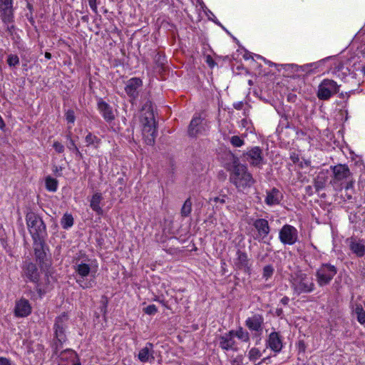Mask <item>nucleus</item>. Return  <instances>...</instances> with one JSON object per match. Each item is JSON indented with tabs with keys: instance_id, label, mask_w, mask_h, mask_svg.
Returning <instances> with one entry per match:
<instances>
[{
	"instance_id": "obj_1",
	"label": "nucleus",
	"mask_w": 365,
	"mask_h": 365,
	"mask_svg": "<svg viewBox=\"0 0 365 365\" xmlns=\"http://www.w3.org/2000/svg\"><path fill=\"white\" fill-rule=\"evenodd\" d=\"M21 276L35 284V289L40 299L51 289L48 270H41L38 264L31 259H26L23 262Z\"/></svg>"
},
{
	"instance_id": "obj_2",
	"label": "nucleus",
	"mask_w": 365,
	"mask_h": 365,
	"mask_svg": "<svg viewBox=\"0 0 365 365\" xmlns=\"http://www.w3.org/2000/svg\"><path fill=\"white\" fill-rule=\"evenodd\" d=\"M97 267L96 260L88 258L86 254H81L76 259L74 265L76 281L81 287L84 289H90L96 284L95 274Z\"/></svg>"
},
{
	"instance_id": "obj_3",
	"label": "nucleus",
	"mask_w": 365,
	"mask_h": 365,
	"mask_svg": "<svg viewBox=\"0 0 365 365\" xmlns=\"http://www.w3.org/2000/svg\"><path fill=\"white\" fill-rule=\"evenodd\" d=\"M26 225L32 240H46V225L42 218L34 212H29L26 215Z\"/></svg>"
},
{
	"instance_id": "obj_4",
	"label": "nucleus",
	"mask_w": 365,
	"mask_h": 365,
	"mask_svg": "<svg viewBox=\"0 0 365 365\" xmlns=\"http://www.w3.org/2000/svg\"><path fill=\"white\" fill-rule=\"evenodd\" d=\"M34 256L41 270H48L51 265V252L46 240L33 241Z\"/></svg>"
},
{
	"instance_id": "obj_5",
	"label": "nucleus",
	"mask_w": 365,
	"mask_h": 365,
	"mask_svg": "<svg viewBox=\"0 0 365 365\" xmlns=\"http://www.w3.org/2000/svg\"><path fill=\"white\" fill-rule=\"evenodd\" d=\"M140 123L142 124V132L145 140L148 145L154 143L156 128L154 114L152 110H148L141 113Z\"/></svg>"
},
{
	"instance_id": "obj_6",
	"label": "nucleus",
	"mask_w": 365,
	"mask_h": 365,
	"mask_svg": "<svg viewBox=\"0 0 365 365\" xmlns=\"http://www.w3.org/2000/svg\"><path fill=\"white\" fill-rule=\"evenodd\" d=\"M292 287L297 295L302 293H310L314 291L315 284L312 278H309L307 274L299 272L292 282Z\"/></svg>"
},
{
	"instance_id": "obj_7",
	"label": "nucleus",
	"mask_w": 365,
	"mask_h": 365,
	"mask_svg": "<svg viewBox=\"0 0 365 365\" xmlns=\"http://www.w3.org/2000/svg\"><path fill=\"white\" fill-rule=\"evenodd\" d=\"M337 273V268L330 263H323L317 270L315 276L319 287H324L330 284Z\"/></svg>"
},
{
	"instance_id": "obj_8",
	"label": "nucleus",
	"mask_w": 365,
	"mask_h": 365,
	"mask_svg": "<svg viewBox=\"0 0 365 365\" xmlns=\"http://www.w3.org/2000/svg\"><path fill=\"white\" fill-rule=\"evenodd\" d=\"M336 82L331 79H324L318 86L317 97L320 100H329L332 96L339 91Z\"/></svg>"
},
{
	"instance_id": "obj_9",
	"label": "nucleus",
	"mask_w": 365,
	"mask_h": 365,
	"mask_svg": "<svg viewBox=\"0 0 365 365\" xmlns=\"http://www.w3.org/2000/svg\"><path fill=\"white\" fill-rule=\"evenodd\" d=\"M68 315L66 312H63L56 317L53 327V336L67 340L66 329H68Z\"/></svg>"
},
{
	"instance_id": "obj_10",
	"label": "nucleus",
	"mask_w": 365,
	"mask_h": 365,
	"mask_svg": "<svg viewBox=\"0 0 365 365\" xmlns=\"http://www.w3.org/2000/svg\"><path fill=\"white\" fill-rule=\"evenodd\" d=\"M279 238L282 244L292 245L298 240V231L294 226L286 224L280 229Z\"/></svg>"
},
{
	"instance_id": "obj_11",
	"label": "nucleus",
	"mask_w": 365,
	"mask_h": 365,
	"mask_svg": "<svg viewBox=\"0 0 365 365\" xmlns=\"http://www.w3.org/2000/svg\"><path fill=\"white\" fill-rule=\"evenodd\" d=\"M234 267L237 270H241L249 276L252 274V263L248 255L240 250L236 252V258L234 259Z\"/></svg>"
},
{
	"instance_id": "obj_12",
	"label": "nucleus",
	"mask_w": 365,
	"mask_h": 365,
	"mask_svg": "<svg viewBox=\"0 0 365 365\" xmlns=\"http://www.w3.org/2000/svg\"><path fill=\"white\" fill-rule=\"evenodd\" d=\"M207 129V120L200 115H195L188 127V135L191 137H196L197 135L205 133Z\"/></svg>"
},
{
	"instance_id": "obj_13",
	"label": "nucleus",
	"mask_w": 365,
	"mask_h": 365,
	"mask_svg": "<svg viewBox=\"0 0 365 365\" xmlns=\"http://www.w3.org/2000/svg\"><path fill=\"white\" fill-rule=\"evenodd\" d=\"M252 225L257 232L255 235L253 236V238L258 241L264 240L271 231L268 221L264 218L255 220Z\"/></svg>"
},
{
	"instance_id": "obj_14",
	"label": "nucleus",
	"mask_w": 365,
	"mask_h": 365,
	"mask_svg": "<svg viewBox=\"0 0 365 365\" xmlns=\"http://www.w3.org/2000/svg\"><path fill=\"white\" fill-rule=\"evenodd\" d=\"M245 157L247 161L255 167L259 168L265 163L262 150L258 146L253 147L248 150L245 154Z\"/></svg>"
},
{
	"instance_id": "obj_15",
	"label": "nucleus",
	"mask_w": 365,
	"mask_h": 365,
	"mask_svg": "<svg viewBox=\"0 0 365 365\" xmlns=\"http://www.w3.org/2000/svg\"><path fill=\"white\" fill-rule=\"evenodd\" d=\"M0 16L5 24L13 21V0H0Z\"/></svg>"
},
{
	"instance_id": "obj_16",
	"label": "nucleus",
	"mask_w": 365,
	"mask_h": 365,
	"mask_svg": "<svg viewBox=\"0 0 365 365\" xmlns=\"http://www.w3.org/2000/svg\"><path fill=\"white\" fill-rule=\"evenodd\" d=\"M32 312V307L29 300L21 297L16 301L14 307V314L17 317H26Z\"/></svg>"
},
{
	"instance_id": "obj_17",
	"label": "nucleus",
	"mask_w": 365,
	"mask_h": 365,
	"mask_svg": "<svg viewBox=\"0 0 365 365\" xmlns=\"http://www.w3.org/2000/svg\"><path fill=\"white\" fill-rule=\"evenodd\" d=\"M266 344L272 351L279 353L283 347L282 336L279 332L274 331L269 334Z\"/></svg>"
},
{
	"instance_id": "obj_18",
	"label": "nucleus",
	"mask_w": 365,
	"mask_h": 365,
	"mask_svg": "<svg viewBox=\"0 0 365 365\" xmlns=\"http://www.w3.org/2000/svg\"><path fill=\"white\" fill-rule=\"evenodd\" d=\"M97 108L107 123H110L115 119V115L113 108L102 98L98 101Z\"/></svg>"
},
{
	"instance_id": "obj_19",
	"label": "nucleus",
	"mask_w": 365,
	"mask_h": 365,
	"mask_svg": "<svg viewBox=\"0 0 365 365\" xmlns=\"http://www.w3.org/2000/svg\"><path fill=\"white\" fill-rule=\"evenodd\" d=\"M245 325L250 331H255L260 334L263 329L264 317L262 314H255L246 319Z\"/></svg>"
},
{
	"instance_id": "obj_20",
	"label": "nucleus",
	"mask_w": 365,
	"mask_h": 365,
	"mask_svg": "<svg viewBox=\"0 0 365 365\" xmlns=\"http://www.w3.org/2000/svg\"><path fill=\"white\" fill-rule=\"evenodd\" d=\"M143 85V81L139 78H131L129 79L125 88V91L128 96L135 99L138 96V88Z\"/></svg>"
},
{
	"instance_id": "obj_21",
	"label": "nucleus",
	"mask_w": 365,
	"mask_h": 365,
	"mask_svg": "<svg viewBox=\"0 0 365 365\" xmlns=\"http://www.w3.org/2000/svg\"><path fill=\"white\" fill-rule=\"evenodd\" d=\"M220 339V347L224 350H236L234 348L235 341L233 336V330H230L229 332L225 333L224 335L219 336Z\"/></svg>"
},
{
	"instance_id": "obj_22",
	"label": "nucleus",
	"mask_w": 365,
	"mask_h": 365,
	"mask_svg": "<svg viewBox=\"0 0 365 365\" xmlns=\"http://www.w3.org/2000/svg\"><path fill=\"white\" fill-rule=\"evenodd\" d=\"M56 357L59 358L58 364L73 363L76 360H80L77 353L71 349H66L61 351Z\"/></svg>"
},
{
	"instance_id": "obj_23",
	"label": "nucleus",
	"mask_w": 365,
	"mask_h": 365,
	"mask_svg": "<svg viewBox=\"0 0 365 365\" xmlns=\"http://www.w3.org/2000/svg\"><path fill=\"white\" fill-rule=\"evenodd\" d=\"M153 346L152 343L148 342L145 346L140 350L138 357L141 362L152 361L155 359Z\"/></svg>"
},
{
	"instance_id": "obj_24",
	"label": "nucleus",
	"mask_w": 365,
	"mask_h": 365,
	"mask_svg": "<svg viewBox=\"0 0 365 365\" xmlns=\"http://www.w3.org/2000/svg\"><path fill=\"white\" fill-rule=\"evenodd\" d=\"M349 248L358 257H362L365 255V245L355 238L350 239Z\"/></svg>"
},
{
	"instance_id": "obj_25",
	"label": "nucleus",
	"mask_w": 365,
	"mask_h": 365,
	"mask_svg": "<svg viewBox=\"0 0 365 365\" xmlns=\"http://www.w3.org/2000/svg\"><path fill=\"white\" fill-rule=\"evenodd\" d=\"M333 174L336 180H343L350 175V171L346 165H337L333 168Z\"/></svg>"
},
{
	"instance_id": "obj_26",
	"label": "nucleus",
	"mask_w": 365,
	"mask_h": 365,
	"mask_svg": "<svg viewBox=\"0 0 365 365\" xmlns=\"http://www.w3.org/2000/svg\"><path fill=\"white\" fill-rule=\"evenodd\" d=\"M235 180L245 181V182H250L252 180L251 175L247 173V168L238 165L235 168Z\"/></svg>"
},
{
	"instance_id": "obj_27",
	"label": "nucleus",
	"mask_w": 365,
	"mask_h": 365,
	"mask_svg": "<svg viewBox=\"0 0 365 365\" xmlns=\"http://www.w3.org/2000/svg\"><path fill=\"white\" fill-rule=\"evenodd\" d=\"M282 197L281 192L277 188H272L267 192L265 202L269 205H277L279 203Z\"/></svg>"
},
{
	"instance_id": "obj_28",
	"label": "nucleus",
	"mask_w": 365,
	"mask_h": 365,
	"mask_svg": "<svg viewBox=\"0 0 365 365\" xmlns=\"http://www.w3.org/2000/svg\"><path fill=\"white\" fill-rule=\"evenodd\" d=\"M102 200V194L101 192H96L93 195L90 200L91 208L98 215H102L103 214V210L100 206V203Z\"/></svg>"
},
{
	"instance_id": "obj_29",
	"label": "nucleus",
	"mask_w": 365,
	"mask_h": 365,
	"mask_svg": "<svg viewBox=\"0 0 365 365\" xmlns=\"http://www.w3.org/2000/svg\"><path fill=\"white\" fill-rule=\"evenodd\" d=\"M67 340H63L60 338H55L53 336V339L50 342V346L52 349V356L51 357H56L59 354V350L63 347V344Z\"/></svg>"
},
{
	"instance_id": "obj_30",
	"label": "nucleus",
	"mask_w": 365,
	"mask_h": 365,
	"mask_svg": "<svg viewBox=\"0 0 365 365\" xmlns=\"http://www.w3.org/2000/svg\"><path fill=\"white\" fill-rule=\"evenodd\" d=\"M321 62L322 61L314 62V63H312L305 64L302 66H299L295 64L281 65V66L292 67V68H294L295 71H298L299 70H302V71H308L309 70L317 69L318 68V66L321 63Z\"/></svg>"
},
{
	"instance_id": "obj_31",
	"label": "nucleus",
	"mask_w": 365,
	"mask_h": 365,
	"mask_svg": "<svg viewBox=\"0 0 365 365\" xmlns=\"http://www.w3.org/2000/svg\"><path fill=\"white\" fill-rule=\"evenodd\" d=\"M85 140L87 146H93L96 148H98L101 143V139L91 133H88L86 135Z\"/></svg>"
},
{
	"instance_id": "obj_32",
	"label": "nucleus",
	"mask_w": 365,
	"mask_h": 365,
	"mask_svg": "<svg viewBox=\"0 0 365 365\" xmlns=\"http://www.w3.org/2000/svg\"><path fill=\"white\" fill-rule=\"evenodd\" d=\"M74 220L71 214L65 213L61 220V225L65 230H68L73 225Z\"/></svg>"
},
{
	"instance_id": "obj_33",
	"label": "nucleus",
	"mask_w": 365,
	"mask_h": 365,
	"mask_svg": "<svg viewBox=\"0 0 365 365\" xmlns=\"http://www.w3.org/2000/svg\"><path fill=\"white\" fill-rule=\"evenodd\" d=\"M192 203L191 201V198H190V197H189L185 201V202L181 208L180 214H181L182 217H187L190 215L191 211H192Z\"/></svg>"
},
{
	"instance_id": "obj_34",
	"label": "nucleus",
	"mask_w": 365,
	"mask_h": 365,
	"mask_svg": "<svg viewBox=\"0 0 365 365\" xmlns=\"http://www.w3.org/2000/svg\"><path fill=\"white\" fill-rule=\"evenodd\" d=\"M233 336L237 337L243 341L247 342L250 341L249 333L244 330L242 327H240L237 330H233Z\"/></svg>"
},
{
	"instance_id": "obj_35",
	"label": "nucleus",
	"mask_w": 365,
	"mask_h": 365,
	"mask_svg": "<svg viewBox=\"0 0 365 365\" xmlns=\"http://www.w3.org/2000/svg\"><path fill=\"white\" fill-rule=\"evenodd\" d=\"M274 273V268L272 264L265 265L262 269V278L266 281L270 279Z\"/></svg>"
},
{
	"instance_id": "obj_36",
	"label": "nucleus",
	"mask_w": 365,
	"mask_h": 365,
	"mask_svg": "<svg viewBox=\"0 0 365 365\" xmlns=\"http://www.w3.org/2000/svg\"><path fill=\"white\" fill-rule=\"evenodd\" d=\"M355 313L357 315V320L361 324H365V311L361 304H356Z\"/></svg>"
},
{
	"instance_id": "obj_37",
	"label": "nucleus",
	"mask_w": 365,
	"mask_h": 365,
	"mask_svg": "<svg viewBox=\"0 0 365 365\" xmlns=\"http://www.w3.org/2000/svg\"><path fill=\"white\" fill-rule=\"evenodd\" d=\"M100 303V312L105 317L108 312V298L106 295H103L101 297Z\"/></svg>"
},
{
	"instance_id": "obj_38",
	"label": "nucleus",
	"mask_w": 365,
	"mask_h": 365,
	"mask_svg": "<svg viewBox=\"0 0 365 365\" xmlns=\"http://www.w3.org/2000/svg\"><path fill=\"white\" fill-rule=\"evenodd\" d=\"M260 351L257 348H252L248 354L249 359L251 361H255L257 359L261 356Z\"/></svg>"
},
{
	"instance_id": "obj_39",
	"label": "nucleus",
	"mask_w": 365,
	"mask_h": 365,
	"mask_svg": "<svg viewBox=\"0 0 365 365\" xmlns=\"http://www.w3.org/2000/svg\"><path fill=\"white\" fill-rule=\"evenodd\" d=\"M19 58L16 54H9L7 58V63L10 67H14L19 64Z\"/></svg>"
},
{
	"instance_id": "obj_40",
	"label": "nucleus",
	"mask_w": 365,
	"mask_h": 365,
	"mask_svg": "<svg viewBox=\"0 0 365 365\" xmlns=\"http://www.w3.org/2000/svg\"><path fill=\"white\" fill-rule=\"evenodd\" d=\"M230 143L233 146L237 148L242 146L245 143L244 140L238 135L232 136L230 138Z\"/></svg>"
},
{
	"instance_id": "obj_41",
	"label": "nucleus",
	"mask_w": 365,
	"mask_h": 365,
	"mask_svg": "<svg viewBox=\"0 0 365 365\" xmlns=\"http://www.w3.org/2000/svg\"><path fill=\"white\" fill-rule=\"evenodd\" d=\"M143 312L148 315H154L158 312V308L155 304H150L143 308Z\"/></svg>"
},
{
	"instance_id": "obj_42",
	"label": "nucleus",
	"mask_w": 365,
	"mask_h": 365,
	"mask_svg": "<svg viewBox=\"0 0 365 365\" xmlns=\"http://www.w3.org/2000/svg\"><path fill=\"white\" fill-rule=\"evenodd\" d=\"M66 120L68 123L73 124L76 120V116L74 111L72 110H68L65 114Z\"/></svg>"
},
{
	"instance_id": "obj_43",
	"label": "nucleus",
	"mask_w": 365,
	"mask_h": 365,
	"mask_svg": "<svg viewBox=\"0 0 365 365\" xmlns=\"http://www.w3.org/2000/svg\"><path fill=\"white\" fill-rule=\"evenodd\" d=\"M88 4L91 10L95 13H98V5L99 4L98 0H88Z\"/></svg>"
},
{
	"instance_id": "obj_44",
	"label": "nucleus",
	"mask_w": 365,
	"mask_h": 365,
	"mask_svg": "<svg viewBox=\"0 0 365 365\" xmlns=\"http://www.w3.org/2000/svg\"><path fill=\"white\" fill-rule=\"evenodd\" d=\"M53 147L58 153H62L64 151V146L58 141H55Z\"/></svg>"
},
{
	"instance_id": "obj_45",
	"label": "nucleus",
	"mask_w": 365,
	"mask_h": 365,
	"mask_svg": "<svg viewBox=\"0 0 365 365\" xmlns=\"http://www.w3.org/2000/svg\"><path fill=\"white\" fill-rule=\"evenodd\" d=\"M68 148L72 152L81 155L80 151L73 140H71V142H69V144L68 145Z\"/></svg>"
},
{
	"instance_id": "obj_46",
	"label": "nucleus",
	"mask_w": 365,
	"mask_h": 365,
	"mask_svg": "<svg viewBox=\"0 0 365 365\" xmlns=\"http://www.w3.org/2000/svg\"><path fill=\"white\" fill-rule=\"evenodd\" d=\"M326 184H317V183H315L314 184V187L316 190V192H319V195L322 197H325V194L324 193H322V194H319V191L320 190L323 189L324 187V185Z\"/></svg>"
},
{
	"instance_id": "obj_47",
	"label": "nucleus",
	"mask_w": 365,
	"mask_h": 365,
	"mask_svg": "<svg viewBox=\"0 0 365 365\" xmlns=\"http://www.w3.org/2000/svg\"><path fill=\"white\" fill-rule=\"evenodd\" d=\"M232 365H242V356H237L236 358L231 361Z\"/></svg>"
},
{
	"instance_id": "obj_48",
	"label": "nucleus",
	"mask_w": 365,
	"mask_h": 365,
	"mask_svg": "<svg viewBox=\"0 0 365 365\" xmlns=\"http://www.w3.org/2000/svg\"><path fill=\"white\" fill-rule=\"evenodd\" d=\"M222 197H215L213 198H211L210 200H213L215 202H220L222 204H224L225 202V197L226 195H222Z\"/></svg>"
},
{
	"instance_id": "obj_49",
	"label": "nucleus",
	"mask_w": 365,
	"mask_h": 365,
	"mask_svg": "<svg viewBox=\"0 0 365 365\" xmlns=\"http://www.w3.org/2000/svg\"><path fill=\"white\" fill-rule=\"evenodd\" d=\"M46 189L50 192H56L58 184H45Z\"/></svg>"
},
{
	"instance_id": "obj_50",
	"label": "nucleus",
	"mask_w": 365,
	"mask_h": 365,
	"mask_svg": "<svg viewBox=\"0 0 365 365\" xmlns=\"http://www.w3.org/2000/svg\"><path fill=\"white\" fill-rule=\"evenodd\" d=\"M298 349H299V351H303V352L305 351L306 345H305V343H304V341L303 340L299 341V342H298Z\"/></svg>"
},
{
	"instance_id": "obj_51",
	"label": "nucleus",
	"mask_w": 365,
	"mask_h": 365,
	"mask_svg": "<svg viewBox=\"0 0 365 365\" xmlns=\"http://www.w3.org/2000/svg\"><path fill=\"white\" fill-rule=\"evenodd\" d=\"M255 57H256L257 58H258V59H262V60H263L266 63H267V64H268V65H269V66H277V64H275V63H274L271 62L270 61H268V60L265 59V58H264V57H262V56L257 55V54H255Z\"/></svg>"
},
{
	"instance_id": "obj_52",
	"label": "nucleus",
	"mask_w": 365,
	"mask_h": 365,
	"mask_svg": "<svg viewBox=\"0 0 365 365\" xmlns=\"http://www.w3.org/2000/svg\"><path fill=\"white\" fill-rule=\"evenodd\" d=\"M290 159L292 160V161L294 163H297L299 162V155L298 154L295 153H292L291 155H290Z\"/></svg>"
},
{
	"instance_id": "obj_53",
	"label": "nucleus",
	"mask_w": 365,
	"mask_h": 365,
	"mask_svg": "<svg viewBox=\"0 0 365 365\" xmlns=\"http://www.w3.org/2000/svg\"><path fill=\"white\" fill-rule=\"evenodd\" d=\"M0 365H11L10 360L5 357H0Z\"/></svg>"
},
{
	"instance_id": "obj_54",
	"label": "nucleus",
	"mask_w": 365,
	"mask_h": 365,
	"mask_svg": "<svg viewBox=\"0 0 365 365\" xmlns=\"http://www.w3.org/2000/svg\"><path fill=\"white\" fill-rule=\"evenodd\" d=\"M275 315L280 318H283V317H284L283 309L282 308H277L276 311H275Z\"/></svg>"
},
{
	"instance_id": "obj_55",
	"label": "nucleus",
	"mask_w": 365,
	"mask_h": 365,
	"mask_svg": "<svg viewBox=\"0 0 365 365\" xmlns=\"http://www.w3.org/2000/svg\"><path fill=\"white\" fill-rule=\"evenodd\" d=\"M233 106H234V108L235 109L241 110L243 108L244 103H243V102L240 101V102H237V103H234Z\"/></svg>"
},
{
	"instance_id": "obj_56",
	"label": "nucleus",
	"mask_w": 365,
	"mask_h": 365,
	"mask_svg": "<svg viewBox=\"0 0 365 365\" xmlns=\"http://www.w3.org/2000/svg\"><path fill=\"white\" fill-rule=\"evenodd\" d=\"M155 301L159 302L161 303L164 307H165L167 309H170V307L168 305V302L165 301L164 299H160L159 298H155Z\"/></svg>"
},
{
	"instance_id": "obj_57",
	"label": "nucleus",
	"mask_w": 365,
	"mask_h": 365,
	"mask_svg": "<svg viewBox=\"0 0 365 365\" xmlns=\"http://www.w3.org/2000/svg\"><path fill=\"white\" fill-rule=\"evenodd\" d=\"M289 302V298L287 296H284V297L282 298L280 302L283 304V305H287L288 303Z\"/></svg>"
},
{
	"instance_id": "obj_58",
	"label": "nucleus",
	"mask_w": 365,
	"mask_h": 365,
	"mask_svg": "<svg viewBox=\"0 0 365 365\" xmlns=\"http://www.w3.org/2000/svg\"><path fill=\"white\" fill-rule=\"evenodd\" d=\"M58 365H81L80 360H76L75 362L67 364H58Z\"/></svg>"
},
{
	"instance_id": "obj_59",
	"label": "nucleus",
	"mask_w": 365,
	"mask_h": 365,
	"mask_svg": "<svg viewBox=\"0 0 365 365\" xmlns=\"http://www.w3.org/2000/svg\"><path fill=\"white\" fill-rule=\"evenodd\" d=\"M269 361H270V357H265L260 362H259L257 365H260L262 363L268 364Z\"/></svg>"
},
{
	"instance_id": "obj_60",
	"label": "nucleus",
	"mask_w": 365,
	"mask_h": 365,
	"mask_svg": "<svg viewBox=\"0 0 365 365\" xmlns=\"http://www.w3.org/2000/svg\"><path fill=\"white\" fill-rule=\"evenodd\" d=\"M344 188H345L346 191L349 190V189H352L353 188V184H351V183L345 184Z\"/></svg>"
},
{
	"instance_id": "obj_61",
	"label": "nucleus",
	"mask_w": 365,
	"mask_h": 365,
	"mask_svg": "<svg viewBox=\"0 0 365 365\" xmlns=\"http://www.w3.org/2000/svg\"><path fill=\"white\" fill-rule=\"evenodd\" d=\"M46 182H56V181L54 179L51 178V177H48L46 180Z\"/></svg>"
},
{
	"instance_id": "obj_62",
	"label": "nucleus",
	"mask_w": 365,
	"mask_h": 365,
	"mask_svg": "<svg viewBox=\"0 0 365 365\" xmlns=\"http://www.w3.org/2000/svg\"><path fill=\"white\" fill-rule=\"evenodd\" d=\"M306 189H307V194H309V195L312 194V191L311 190L312 189V187L311 185L307 186Z\"/></svg>"
},
{
	"instance_id": "obj_63",
	"label": "nucleus",
	"mask_w": 365,
	"mask_h": 365,
	"mask_svg": "<svg viewBox=\"0 0 365 365\" xmlns=\"http://www.w3.org/2000/svg\"><path fill=\"white\" fill-rule=\"evenodd\" d=\"M45 58H47V59H51V54L48 52H46L45 53Z\"/></svg>"
},
{
	"instance_id": "obj_64",
	"label": "nucleus",
	"mask_w": 365,
	"mask_h": 365,
	"mask_svg": "<svg viewBox=\"0 0 365 365\" xmlns=\"http://www.w3.org/2000/svg\"><path fill=\"white\" fill-rule=\"evenodd\" d=\"M207 63L210 66H213L214 65V63H213V61L212 60H207Z\"/></svg>"
}]
</instances>
